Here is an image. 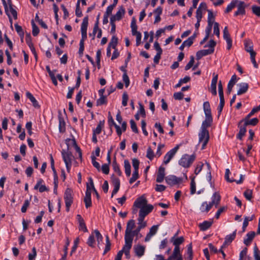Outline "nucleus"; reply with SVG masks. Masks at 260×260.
I'll return each mask as SVG.
<instances>
[{
  "label": "nucleus",
  "instance_id": "f257e3e1",
  "mask_svg": "<svg viewBox=\"0 0 260 260\" xmlns=\"http://www.w3.org/2000/svg\"><path fill=\"white\" fill-rule=\"evenodd\" d=\"M213 121L212 115H205V120L203 122L201 132L199 134V142L202 143V149H204L209 140V133L207 128L211 126Z\"/></svg>",
  "mask_w": 260,
  "mask_h": 260
},
{
  "label": "nucleus",
  "instance_id": "f03ea898",
  "mask_svg": "<svg viewBox=\"0 0 260 260\" xmlns=\"http://www.w3.org/2000/svg\"><path fill=\"white\" fill-rule=\"evenodd\" d=\"M93 186H94L93 181L92 178L90 177L88 178V182L86 183V190L85 192V196L84 198V202L86 208H89L92 205L91 188H92Z\"/></svg>",
  "mask_w": 260,
  "mask_h": 260
},
{
  "label": "nucleus",
  "instance_id": "7ed1b4c3",
  "mask_svg": "<svg viewBox=\"0 0 260 260\" xmlns=\"http://www.w3.org/2000/svg\"><path fill=\"white\" fill-rule=\"evenodd\" d=\"M196 158V155L194 153L191 155L185 154L182 155L179 160V164L185 168H189L194 161Z\"/></svg>",
  "mask_w": 260,
  "mask_h": 260
},
{
  "label": "nucleus",
  "instance_id": "20e7f679",
  "mask_svg": "<svg viewBox=\"0 0 260 260\" xmlns=\"http://www.w3.org/2000/svg\"><path fill=\"white\" fill-rule=\"evenodd\" d=\"M63 198L66 204V211L69 212L73 203V190L70 188H67L64 191Z\"/></svg>",
  "mask_w": 260,
  "mask_h": 260
},
{
  "label": "nucleus",
  "instance_id": "39448f33",
  "mask_svg": "<svg viewBox=\"0 0 260 260\" xmlns=\"http://www.w3.org/2000/svg\"><path fill=\"white\" fill-rule=\"evenodd\" d=\"M181 144L177 145L174 148L168 151L164 157V164H168L171 159L174 156L178 150Z\"/></svg>",
  "mask_w": 260,
  "mask_h": 260
},
{
  "label": "nucleus",
  "instance_id": "423d86ee",
  "mask_svg": "<svg viewBox=\"0 0 260 260\" xmlns=\"http://www.w3.org/2000/svg\"><path fill=\"white\" fill-rule=\"evenodd\" d=\"M88 24V18L86 16L83 19L81 27V32L82 35V38L80 41H82L83 43H84V41L87 39V29Z\"/></svg>",
  "mask_w": 260,
  "mask_h": 260
},
{
  "label": "nucleus",
  "instance_id": "0eeeda50",
  "mask_svg": "<svg viewBox=\"0 0 260 260\" xmlns=\"http://www.w3.org/2000/svg\"><path fill=\"white\" fill-rule=\"evenodd\" d=\"M166 182L170 185H174L182 183L183 179L174 175H170L165 178Z\"/></svg>",
  "mask_w": 260,
  "mask_h": 260
},
{
  "label": "nucleus",
  "instance_id": "6e6552de",
  "mask_svg": "<svg viewBox=\"0 0 260 260\" xmlns=\"http://www.w3.org/2000/svg\"><path fill=\"white\" fill-rule=\"evenodd\" d=\"M147 205V200L144 195L137 198L134 203V207L141 209Z\"/></svg>",
  "mask_w": 260,
  "mask_h": 260
},
{
  "label": "nucleus",
  "instance_id": "1a4fd4ad",
  "mask_svg": "<svg viewBox=\"0 0 260 260\" xmlns=\"http://www.w3.org/2000/svg\"><path fill=\"white\" fill-rule=\"evenodd\" d=\"M153 209V206L151 205H148L146 206L141 208L139 216L141 217V218H145L149 213H150Z\"/></svg>",
  "mask_w": 260,
  "mask_h": 260
},
{
  "label": "nucleus",
  "instance_id": "9d476101",
  "mask_svg": "<svg viewBox=\"0 0 260 260\" xmlns=\"http://www.w3.org/2000/svg\"><path fill=\"white\" fill-rule=\"evenodd\" d=\"M223 39L226 41L227 43V49L230 50L232 46V40L230 37V35L228 31V27L225 26L223 31Z\"/></svg>",
  "mask_w": 260,
  "mask_h": 260
},
{
  "label": "nucleus",
  "instance_id": "9b49d317",
  "mask_svg": "<svg viewBox=\"0 0 260 260\" xmlns=\"http://www.w3.org/2000/svg\"><path fill=\"white\" fill-rule=\"evenodd\" d=\"M237 7V11L234 13L235 16H237L239 15H244L245 14V4L244 2L239 1L238 4L236 6Z\"/></svg>",
  "mask_w": 260,
  "mask_h": 260
},
{
  "label": "nucleus",
  "instance_id": "f8f14e48",
  "mask_svg": "<svg viewBox=\"0 0 260 260\" xmlns=\"http://www.w3.org/2000/svg\"><path fill=\"white\" fill-rule=\"evenodd\" d=\"M132 232L125 231L124 235L125 244L124 246H132L133 238L134 237L133 235Z\"/></svg>",
  "mask_w": 260,
  "mask_h": 260
},
{
  "label": "nucleus",
  "instance_id": "ddd939ff",
  "mask_svg": "<svg viewBox=\"0 0 260 260\" xmlns=\"http://www.w3.org/2000/svg\"><path fill=\"white\" fill-rule=\"evenodd\" d=\"M214 51V49H208L202 50L198 51L196 53L197 59H200L203 56L212 54Z\"/></svg>",
  "mask_w": 260,
  "mask_h": 260
},
{
  "label": "nucleus",
  "instance_id": "4468645a",
  "mask_svg": "<svg viewBox=\"0 0 260 260\" xmlns=\"http://www.w3.org/2000/svg\"><path fill=\"white\" fill-rule=\"evenodd\" d=\"M43 183H44V180L41 178L39 179L34 186V189H39L40 192L48 191V188L45 185H43Z\"/></svg>",
  "mask_w": 260,
  "mask_h": 260
},
{
  "label": "nucleus",
  "instance_id": "2eb2a0df",
  "mask_svg": "<svg viewBox=\"0 0 260 260\" xmlns=\"http://www.w3.org/2000/svg\"><path fill=\"white\" fill-rule=\"evenodd\" d=\"M249 119L250 118L246 119V117H245L243 119L240 121V124H241L243 122H244V124L246 126L248 125L254 126L256 125L258 122V119L257 118H253L251 119Z\"/></svg>",
  "mask_w": 260,
  "mask_h": 260
},
{
  "label": "nucleus",
  "instance_id": "dca6fc26",
  "mask_svg": "<svg viewBox=\"0 0 260 260\" xmlns=\"http://www.w3.org/2000/svg\"><path fill=\"white\" fill-rule=\"evenodd\" d=\"M159 227V225H153L150 229L149 232L147 234L145 238V241L148 242L149 241L151 237L155 235Z\"/></svg>",
  "mask_w": 260,
  "mask_h": 260
},
{
  "label": "nucleus",
  "instance_id": "f3484780",
  "mask_svg": "<svg viewBox=\"0 0 260 260\" xmlns=\"http://www.w3.org/2000/svg\"><path fill=\"white\" fill-rule=\"evenodd\" d=\"M63 160L64 163H72L73 155L71 152L63 150L61 152Z\"/></svg>",
  "mask_w": 260,
  "mask_h": 260
},
{
  "label": "nucleus",
  "instance_id": "a211bd4d",
  "mask_svg": "<svg viewBox=\"0 0 260 260\" xmlns=\"http://www.w3.org/2000/svg\"><path fill=\"white\" fill-rule=\"evenodd\" d=\"M255 236V233L253 231L248 232L246 235V238L244 239V243L247 246H249Z\"/></svg>",
  "mask_w": 260,
  "mask_h": 260
},
{
  "label": "nucleus",
  "instance_id": "6ab92c4d",
  "mask_svg": "<svg viewBox=\"0 0 260 260\" xmlns=\"http://www.w3.org/2000/svg\"><path fill=\"white\" fill-rule=\"evenodd\" d=\"M230 173V170L229 169H226L225 170V179L229 182H236L237 184H241L243 182L244 180V176L242 175H240V179L238 180H234V179H230L229 178V174Z\"/></svg>",
  "mask_w": 260,
  "mask_h": 260
},
{
  "label": "nucleus",
  "instance_id": "aec40b11",
  "mask_svg": "<svg viewBox=\"0 0 260 260\" xmlns=\"http://www.w3.org/2000/svg\"><path fill=\"white\" fill-rule=\"evenodd\" d=\"M236 232L237 230H236L232 234L226 236L224 242L221 246V248H224L227 244L231 243L235 239Z\"/></svg>",
  "mask_w": 260,
  "mask_h": 260
},
{
  "label": "nucleus",
  "instance_id": "412c9836",
  "mask_svg": "<svg viewBox=\"0 0 260 260\" xmlns=\"http://www.w3.org/2000/svg\"><path fill=\"white\" fill-rule=\"evenodd\" d=\"M212 201L210 202L212 206L215 205L216 207H217L219 204L221 197L218 192H214L212 196Z\"/></svg>",
  "mask_w": 260,
  "mask_h": 260
},
{
  "label": "nucleus",
  "instance_id": "4be33fe9",
  "mask_svg": "<svg viewBox=\"0 0 260 260\" xmlns=\"http://www.w3.org/2000/svg\"><path fill=\"white\" fill-rule=\"evenodd\" d=\"M239 89L237 91L238 95H241L247 92L249 88L248 84L247 83H241L238 84Z\"/></svg>",
  "mask_w": 260,
  "mask_h": 260
},
{
  "label": "nucleus",
  "instance_id": "5701e85b",
  "mask_svg": "<svg viewBox=\"0 0 260 260\" xmlns=\"http://www.w3.org/2000/svg\"><path fill=\"white\" fill-rule=\"evenodd\" d=\"M245 50L249 52L250 54L255 53L256 52L253 50L252 42L250 40H245L244 41Z\"/></svg>",
  "mask_w": 260,
  "mask_h": 260
},
{
  "label": "nucleus",
  "instance_id": "b1692460",
  "mask_svg": "<svg viewBox=\"0 0 260 260\" xmlns=\"http://www.w3.org/2000/svg\"><path fill=\"white\" fill-rule=\"evenodd\" d=\"M145 247L144 246L138 245L134 246L135 254L138 257H141L144 254Z\"/></svg>",
  "mask_w": 260,
  "mask_h": 260
},
{
  "label": "nucleus",
  "instance_id": "393cba45",
  "mask_svg": "<svg viewBox=\"0 0 260 260\" xmlns=\"http://www.w3.org/2000/svg\"><path fill=\"white\" fill-rule=\"evenodd\" d=\"M238 127H239V132L237 135V138L239 140H242L246 132V126H245L244 124L243 126L241 125L239 122Z\"/></svg>",
  "mask_w": 260,
  "mask_h": 260
},
{
  "label": "nucleus",
  "instance_id": "a878e982",
  "mask_svg": "<svg viewBox=\"0 0 260 260\" xmlns=\"http://www.w3.org/2000/svg\"><path fill=\"white\" fill-rule=\"evenodd\" d=\"M237 76L236 75H234L232 76V78L228 84L227 93L230 94L232 91V88L236 82Z\"/></svg>",
  "mask_w": 260,
  "mask_h": 260
},
{
  "label": "nucleus",
  "instance_id": "bb28decb",
  "mask_svg": "<svg viewBox=\"0 0 260 260\" xmlns=\"http://www.w3.org/2000/svg\"><path fill=\"white\" fill-rule=\"evenodd\" d=\"M26 96L31 101L34 107L38 108H40V105H39L38 101L30 92H27L26 93Z\"/></svg>",
  "mask_w": 260,
  "mask_h": 260
},
{
  "label": "nucleus",
  "instance_id": "cd10ccee",
  "mask_svg": "<svg viewBox=\"0 0 260 260\" xmlns=\"http://www.w3.org/2000/svg\"><path fill=\"white\" fill-rule=\"evenodd\" d=\"M59 120V131L60 133H63L66 132V122L64 119L61 116H58Z\"/></svg>",
  "mask_w": 260,
  "mask_h": 260
},
{
  "label": "nucleus",
  "instance_id": "c85d7f7f",
  "mask_svg": "<svg viewBox=\"0 0 260 260\" xmlns=\"http://www.w3.org/2000/svg\"><path fill=\"white\" fill-rule=\"evenodd\" d=\"M213 223L212 221H204L203 222L199 224V228L201 231H205L208 230L212 225Z\"/></svg>",
  "mask_w": 260,
  "mask_h": 260
},
{
  "label": "nucleus",
  "instance_id": "c756f323",
  "mask_svg": "<svg viewBox=\"0 0 260 260\" xmlns=\"http://www.w3.org/2000/svg\"><path fill=\"white\" fill-rule=\"evenodd\" d=\"M212 206L211 203L208 204L207 202H204L202 204L200 207V210L202 212H208Z\"/></svg>",
  "mask_w": 260,
  "mask_h": 260
},
{
  "label": "nucleus",
  "instance_id": "7c9ffc66",
  "mask_svg": "<svg viewBox=\"0 0 260 260\" xmlns=\"http://www.w3.org/2000/svg\"><path fill=\"white\" fill-rule=\"evenodd\" d=\"M125 173L127 177H129L131 174V166L129 161L125 159L124 161Z\"/></svg>",
  "mask_w": 260,
  "mask_h": 260
},
{
  "label": "nucleus",
  "instance_id": "2f4dec72",
  "mask_svg": "<svg viewBox=\"0 0 260 260\" xmlns=\"http://www.w3.org/2000/svg\"><path fill=\"white\" fill-rule=\"evenodd\" d=\"M239 3V0H233L231 3L227 6L225 13H229Z\"/></svg>",
  "mask_w": 260,
  "mask_h": 260
},
{
  "label": "nucleus",
  "instance_id": "473e14b6",
  "mask_svg": "<svg viewBox=\"0 0 260 260\" xmlns=\"http://www.w3.org/2000/svg\"><path fill=\"white\" fill-rule=\"evenodd\" d=\"M203 108L205 115H212L210 104L208 102L204 103Z\"/></svg>",
  "mask_w": 260,
  "mask_h": 260
},
{
  "label": "nucleus",
  "instance_id": "72a5a7b5",
  "mask_svg": "<svg viewBox=\"0 0 260 260\" xmlns=\"http://www.w3.org/2000/svg\"><path fill=\"white\" fill-rule=\"evenodd\" d=\"M111 242L108 235L106 236V245L103 252V255L106 254L111 249Z\"/></svg>",
  "mask_w": 260,
  "mask_h": 260
},
{
  "label": "nucleus",
  "instance_id": "f704fd0d",
  "mask_svg": "<svg viewBox=\"0 0 260 260\" xmlns=\"http://www.w3.org/2000/svg\"><path fill=\"white\" fill-rule=\"evenodd\" d=\"M125 13V9L122 7H120V8L118 10V11L116 12V14L114 15L115 17H116L117 21L120 20L123 15H124Z\"/></svg>",
  "mask_w": 260,
  "mask_h": 260
},
{
  "label": "nucleus",
  "instance_id": "c9c22d12",
  "mask_svg": "<svg viewBox=\"0 0 260 260\" xmlns=\"http://www.w3.org/2000/svg\"><path fill=\"white\" fill-rule=\"evenodd\" d=\"M117 44L118 38L115 36H113L111 38L110 42L109 43L108 46L112 47L113 49H115L116 48Z\"/></svg>",
  "mask_w": 260,
  "mask_h": 260
},
{
  "label": "nucleus",
  "instance_id": "e433bc0d",
  "mask_svg": "<svg viewBox=\"0 0 260 260\" xmlns=\"http://www.w3.org/2000/svg\"><path fill=\"white\" fill-rule=\"evenodd\" d=\"M112 167L114 172L119 176H121L122 175V172L120 169L119 166L117 163L115 159L113 161Z\"/></svg>",
  "mask_w": 260,
  "mask_h": 260
},
{
  "label": "nucleus",
  "instance_id": "4c0bfd02",
  "mask_svg": "<svg viewBox=\"0 0 260 260\" xmlns=\"http://www.w3.org/2000/svg\"><path fill=\"white\" fill-rule=\"evenodd\" d=\"M220 98V103L219 105L217 108V111H218V116L219 117L221 113L223 110V107L224 106V97H221Z\"/></svg>",
  "mask_w": 260,
  "mask_h": 260
},
{
  "label": "nucleus",
  "instance_id": "58836bf2",
  "mask_svg": "<svg viewBox=\"0 0 260 260\" xmlns=\"http://www.w3.org/2000/svg\"><path fill=\"white\" fill-rule=\"evenodd\" d=\"M32 30V34L34 36L36 37L38 36L40 32V30L39 27L36 25L35 24L34 21L33 20L31 21Z\"/></svg>",
  "mask_w": 260,
  "mask_h": 260
},
{
  "label": "nucleus",
  "instance_id": "ea45409f",
  "mask_svg": "<svg viewBox=\"0 0 260 260\" xmlns=\"http://www.w3.org/2000/svg\"><path fill=\"white\" fill-rule=\"evenodd\" d=\"M135 226V220L133 219H131L130 220H129L127 223L125 231L132 232L133 229L134 228Z\"/></svg>",
  "mask_w": 260,
  "mask_h": 260
},
{
  "label": "nucleus",
  "instance_id": "a19ab883",
  "mask_svg": "<svg viewBox=\"0 0 260 260\" xmlns=\"http://www.w3.org/2000/svg\"><path fill=\"white\" fill-rule=\"evenodd\" d=\"M87 245L92 247L93 248L95 246V240L94 238V235L93 234H91L87 241Z\"/></svg>",
  "mask_w": 260,
  "mask_h": 260
},
{
  "label": "nucleus",
  "instance_id": "79ce46f5",
  "mask_svg": "<svg viewBox=\"0 0 260 260\" xmlns=\"http://www.w3.org/2000/svg\"><path fill=\"white\" fill-rule=\"evenodd\" d=\"M107 100L105 95L100 96V98L96 101V105L100 106L107 104Z\"/></svg>",
  "mask_w": 260,
  "mask_h": 260
},
{
  "label": "nucleus",
  "instance_id": "37998d69",
  "mask_svg": "<svg viewBox=\"0 0 260 260\" xmlns=\"http://www.w3.org/2000/svg\"><path fill=\"white\" fill-rule=\"evenodd\" d=\"M132 246H129V247L128 246H124L123 247V248L121 250H123V253H124L125 257L127 259H129L131 257L130 255V249H131Z\"/></svg>",
  "mask_w": 260,
  "mask_h": 260
},
{
  "label": "nucleus",
  "instance_id": "c03bdc74",
  "mask_svg": "<svg viewBox=\"0 0 260 260\" xmlns=\"http://www.w3.org/2000/svg\"><path fill=\"white\" fill-rule=\"evenodd\" d=\"M8 3L10 5V11L11 14L12 15L14 19H17V11L14 9L13 8L12 6L11 0H8Z\"/></svg>",
  "mask_w": 260,
  "mask_h": 260
},
{
  "label": "nucleus",
  "instance_id": "a18cd8bd",
  "mask_svg": "<svg viewBox=\"0 0 260 260\" xmlns=\"http://www.w3.org/2000/svg\"><path fill=\"white\" fill-rule=\"evenodd\" d=\"M187 254L188 255L187 259L188 260H192L193 257V251L191 243L189 244L187 246Z\"/></svg>",
  "mask_w": 260,
  "mask_h": 260
},
{
  "label": "nucleus",
  "instance_id": "49530a36",
  "mask_svg": "<svg viewBox=\"0 0 260 260\" xmlns=\"http://www.w3.org/2000/svg\"><path fill=\"white\" fill-rule=\"evenodd\" d=\"M162 181V165L159 167L157 176L156 178V182H161Z\"/></svg>",
  "mask_w": 260,
  "mask_h": 260
},
{
  "label": "nucleus",
  "instance_id": "de8ad7c7",
  "mask_svg": "<svg viewBox=\"0 0 260 260\" xmlns=\"http://www.w3.org/2000/svg\"><path fill=\"white\" fill-rule=\"evenodd\" d=\"M114 187H120V180L116 177L114 175H112L111 177Z\"/></svg>",
  "mask_w": 260,
  "mask_h": 260
},
{
  "label": "nucleus",
  "instance_id": "09e8293b",
  "mask_svg": "<svg viewBox=\"0 0 260 260\" xmlns=\"http://www.w3.org/2000/svg\"><path fill=\"white\" fill-rule=\"evenodd\" d=\"M31 196L30 197V200H26L24 201L23 205L21 207V211L22 213H25L26 212L27 209L29 205V201L31 200Z\"/></svg>",
  "mask_w": 260,
  "mask_h": 260
},
{
  "label": "nucleus",
  "instance_id": "8fccbe9b",
  "mask_svg": "<svg viewBox=\"0 0 260 260\" xmlns=\"http://www.w3.org/2000/svg\"><path fill=\"white\" fill-rule=\"evenodd\" d=\"M252 13L257 17H260V7L256 5H253L251 7Z\"/></svg>",
  "mask_w": 260,
  "mask_h": 260
},
{
  "label": "nucleus",
  "instance_id": "3c124183",
  "mask_svg": "<svg viewBox=\"0 0 260 260\" xmlns=\"http://www.w3.org/2000/svg\"><path fill=\"white\" fill-rule=\"evenodd\" d=\"M94 233L95 234V236L96 238L98 244L99 245L100 243L103 241V236L101 235L100 232L98 230H95L94 231Z\"/></svg>",
  "mask_w": 260,
  "mask_h": 260
},
{
  "label": "nucleus",
  "instance_id": "603ef678",
  "mask_svg": "<svg viewBox=\"0 0 260 260\" xmlns=\"http://www.w3.org/2000/svg\"><path fill=\"white\" fill-rule=\"evenodd\" d=\"M245 198L248 201H250L252 197V191L251 189H247L244 192Z\"/></svg>",
  "mask_w": 260,
  "mask_h": 260
},
{
  "label": "nucleus",
  "instance_id": "864d4df0",
  "mask_svg": "<svg viewBox=\"0 0 260 260\" xmlns=\"http://www.w3.org/2000/svg\"><path fill=\"white\" fill-rule=\"evenodd\" d=\"M16 31L18 34V35L21 37H23L24 36V32L22 28V27L19 25L18 24H15L14 25Z\"/></svg>",
  "mask_w": 260,
  "mask_h": 260
},
{
  "label": "nucleus",
  "instance_id": "5fc2aeb1",
  "mask_svg": "<svg viewBox=\"0 0 260 260\" xmlns=\"http://www.w3.org/2000/svg\"><path fill=\"white\" fill-rule=\"evenodd\" d=\"M145 218H141V217H138V227H141V229H143L146 226L147 223L146 221H144Z\"/></svg>",
  "mask_w": 260,
  "mask_h": 260
},
{
  "label": "nucleus",
  "instance_id": "6e6d98bb",
  "mask_svg": "<svg viewBox=\"0 0 260 260\" xmlns=\"http://www.w3.org/2000/svg\"><path fill=\"white\" fill-rule=\"evenodd\" d=\"M108 122L109 126L111 127L112 126H115L116 123L114 122V119L111 114L110 112H108Z\"/></svg>",
  "mask_w": 260,
  "mask_h": 260
},
{
  "label": "nucleus",
  "instance_id": "4d7b16f0",
  "mask_svg": "<svg viewBox=\"0 0 260 260\" xmlns=\"http://www.w3.org/2000/svg\"><path fill=\"white\" fill-rule=\"evenodd\" d=\"M76 15L78 17H80L82 15V11L80 9V0H78L76 5V11H75Z\"/></svg>",
  "mask_w": 260,
  "mask_h": 260
},
{
  "label": "nucleus",
  "instance_id": "13d9d810",
  "mask_svg": "<svg viewBox=\"0 0 260 260\" xmlns=\"http://www.w3.org/2000/svg\"><path fill=\"white\" fill-rule=\"evenodd\" d=\"M92 165L99 171H100V164L96 161V158L94 155L91 156Z\"/></svg>",
  "mask_w": 260,
  "mask_h": 260
},
{
  "label": "nucleus",
  "instance_id": "bf43d9fd",
  "mask_svg": "<svg viewBox=\"0 0 260 260\" xmlns=\"http://www.w3.org/2000/svg\"><path fill=\"white\" fill-rule=\"evenodd\" d=\"M194 62V57L193 56H191L189 62L185 67V70L187 71L189 69H190L193 66Z\"/></svg>",
  "mask_w": 260,
  "mask_h": 260
},
{
  "label": "nucleus",
  "instance_id": "052dcab7",
  "mask_svg": "<svg viewBox=\"0 0 260 260\" xmlns=\"http://www.w3.org/2000/svg\"><path fill=\"white\" fill-rule=\"evenodd\" d=\"M154 156V155L153 150L150 147H148L147 151L146 157L150 160H152Z\"/></svg>",
  "mask_w": 260,
  "mask_h": 260
},
{
  "label": "nucleus",
  "instance_id": "680f3d73",
  "mask_svg": "<svg viewBox=\"0 0 260 260\" xmlns=\"http://www.w3.org/2000/svg\"><path fill=\"white\" fill-rule=\"evenodd\" d=\"M130 124H131V127L133 132H134L135 133H138V129L136 123L133 119H131L130 120Z\"/></svg>",
  "mask_w": 260,
  "mask_h": 260
},
{
  "label": "nucleus",
  "instance_id": "e2e57ef3",
  "mask_svg": "<svg viewBox=\"0 0 260 260\" xmlns=\"http://www.w3.org/2000/svg\"><path fill=\"white\" fill-rule=\"evenodd\" d=\"M139 110L138 112H139V114L141 115V116L143 117H145L146 116V113L144 109V107L143 105V104L141 103H139Z\"/></svg>",
  "mask_w": 260,
  "mask_h": 260
},
{
  "label": "nucleus",
  "instance_id": "0e129e2a",
  "mask_svg": "<svg viewBox=\"0 0 260 260\" xmlns=\"http://www.w3.org/2000/svg\"><path fill=\"white\" fill-rule=\"evenodd\" d=\"M140 161L137 158H133L132 159V165L134 170H139Z\"/></svg>",
  "mask_w": 260,
  "mask_h": 260
},
{
  "label": "nucleus",
  "instance_id": "69168bd1",
  "mask_svg": "<svg viewBox=\"0 0 260 260\" xmlns=\"http://www.w3.org/2000/svg\"><path fill=\"white\" fill-rule=\"evenodd\" d=\"M173 97L176 100H181L184 97V94L182 92H175Z\"/></svg>",
  "mask_w": 260,
  "mask_h": 260
},
{
  "label": "nucleus",
  "instance_id": "338daca9",
  "mask_svg": "<svg viewBox=\"0 0 260 260\" xmlns=\"http://www.w3.org/2000/svg\"><path fill=\"white\" fill-rule=\"evenodd\" d=\"M122 79L123 82L125 83V86L126 87H127L129 85V79L128 76H127L126 73H124L122 76Z\"/></svg>",
  "mask_w": 260,
  "mask_h": 260
},
{
  "label": "nucleus",
  "instance_id": "774afa93",
  "mask_svg": "<svg viewBox=\"0 0 260 260\" xmlns=\"http://www.w3.org/2000/svg\"><path fill=\"white\" fill-rule=\"evenodd\" d=\"M79 230L80 231H82L84 232H87L88 230L86 226L84 221L82 222H79Z\"/></svg>",
  "mask_w": 260,
  "mask_h": 260
}]
</instances>
